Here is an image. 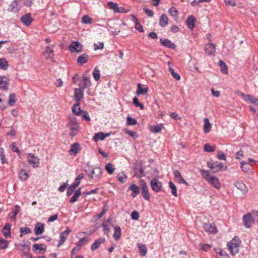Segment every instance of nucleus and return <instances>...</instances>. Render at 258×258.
Returning a JSON list of instances; mask_svg holds the SVG:
<instances>
[{
    "label": "nucleus",
    "instance_id": "obj_1",
    "mask_svg": "<svg viewBox=\"0 0 258 258\" xmlns=\"http://www.w3.org/2000/svg\"><path fill=\"white\" fill-rule=\"evenodd\" d=\"M241 241L238 237H234L227 245L232 255H235L239 252Z\"/></svg>",
    "mask_w": 258,
    "mask_h": 258
},
{
    "label": "nucleus",
    "instance_id": "obj_2",
    "mask_svg": "<svg viewBox=\"0 0 258 258\" xmlns=\"http://www.w3.org/2000/svg\"><path fill=\"white\" fill-rule=\"evenodd\" d=\"M68 127L70 129V135L72 137L76 136L79 131L80 127L76 117L70 118V120L68 123Z\"/></svg>",
    "mask_w": 258,
    "mask_h": 258
},
{
    "label": "nucleus",
    "instance_id": "obj_3",
    "mask_svg": "<svg viewBox=\"0 0 258 258\" xmlns=\"http://www.w3.org/2000/svg\"><path fill=\"white\" fill-rule=\"evenodd\" d=\"M207 166L211 169L213 170V172L214 173L222 171L224 167V170H226L227 168L226 166H225L224 163L218 162H208L207 163Z\"/></svg>",
    "mask_w": 258,
    "mask_h": 258
},
{
    "label": "nucleus",
    "instance_id": "obj_4",
    "mask_svg": "<svg viewBox=\"0 0 258 258\" xmlns=\"http://www.w3.org/2000/svg\"><path fill=\"white\" fill-rule=\"evenodd\" d=\"M22 7L21 0H14L9 5L8 11L13 13L18 12Z\"/></svg>",
    "mask_w": 258,
    "mask_h": 258
},
{
    "label": "nucleus",
    "instance_id": "obj_5",
    "mask_svg": "<svg viewBox=\"0 0 258 258\" xmlns=\"http://www.w3.org/2000/svg\"><path fill=\"white\" fill-rule=\"evenodd\" d=\"M101 174V169L100 167H95L90 169V172H88V176L90 178L93 179L95 181H98L100 179Z\"/></svg>",
    "mask_w": 258,
    "mask_h": 258
},
{
    "label": "nucleus",
    "instance_id": "obj_6",
    "mask_svg": "<svg viewBox=\"0 0 258 258\" xmlns=\"http://www.w3.org/2000/svg\"><path fill=\"white\" fill-rule=\"evenodd\" d=\"M244 225L246 228H250L254 223V219L252 218L251 213H248L243 216Z\"/></svg>",
    "mask_w": 258,
    "mask_h": 258
},
{
    "label": "nucleus",
    "instance_id": "obj_7",
    "mask_svg": "<svg viewBox=\"0 0 258 258\" xmlns=\"http://www.w3.org/2000/svg\"><path fill=\"white\" fill-rule=\"evenodd\" d=\"M82 45L78 41H74L69 46V50L72 52H80L82 50Z\"/></svg>",
    "mask_w": 258,
    "mask_h": 258
},
{
    "label": "nucleus",
    "instance_id": "obj_8",
    "mask_svg": "<svg viewBox=\"0 0 258 258\" xmlns=\"http://www.w3.org/2000/svg\"><path fill=\"white\" fill-rule=\"evenodd\" d=\"M141 188H142V195L143 198L147 201L149 200L150 198V195L148 192V188L146 182L142 180H141Z\"/></svg>",
    "mask_w": 258,
    "mask_h": 258
},
{
    "label": "nucleus",
    "instance_id": "obj_9",
    "mask_svg": "<svg viewBox=\"0 0 258 258\" xmlns=\"http://www.w3.org/2000/svg\"><path fill=\"white\" fill-rule=\"evenodd\" d=\"M151 186L152 189L156 191H160L162 188V183L157 178H154L151 181Z\"/></svg>",
    "mask_w": 258,
    "mask_h": 258
},
{
    "label": "nucleus",
    "instance_id": "obj_10",
    "mask_svg": "<svg viewBox=\"0 0 258 258\" xmlns=\"http://www.w3.org/2000/svg\"><path fill=\"white\" fill-rule=\"evenodd\" d=\"M33 21L34 19L32 17L31 13H27L22 16L21 18V22L26 26H30Z\"/></svg>",
    "mask_w": 258,
    "mask_h": 258
},
{
    "label": "nucleus",
    "instance_id": "obj_11",
    "mask_svg": "<svg viewBox=\"0 0 258 258\" xmlns=\"http://www.w3.org/2000/svg\"><path fill=\"white\" fill-rule=\"evenodd\" d=\"M196 22L197 20L195 17L193 15H190L187 17L185 23L188 28L190 30H192L195 27Z\"/></svg>",
    "mask_w": 258,
    "mask_h": 258
},
{
    "label": "nucleus",
    "instance_id": "obj_12",
    "mask_svg": "<svg viewBox=\"0 0 258 258\" xmlns=\"http://www.w3.org/2000/svg\"><path fill=\"white\" fill-rule=\"evenodd\" d=\"M173 174L178 183H183L187 186L189 185V184L184 179L181 173L178 170H174Z\"/></svg>",
    "mask_w": 258,
    "mask_h": 258
},
{
    "label": "nucleus",
    "instance_id": "obj_13",
    "mask_svg": "<svg viewBox=\"0 0 258 258\" xmlns=\"http://www.w3.org/2000/svg\"><path fill=\"white\" fill-rule=\"evenodd\" d=\"M28 155L30 157L28 159L29 163L32 164L33 167L34 168L38 167L39 159L37 157L35 156L32 153H28Z\"/></svg>",
    "mask_w": 258,
    "mask_h": 258
},
{
    "label": "nucleus",
    "instance_id": "obj_14",
    "mask_svg": "<svg viewBox=\"0 0 258 258\" xmlns=\"http://www.w3.org/2000/svg\"><path fill=\"white\" fill-rule=\"evenodd\" d=\"M84 90L83 88H76L74 90V96L77 102L80 103L81 100L84 97Z\"/></svg>",
    "mask_w": 258,
    "mask_h": 258
},
{
    "label": "nucleus",
    "instance_id": "obj_15",
    "mask_svg": "<svg viewBox=\"0 0 258 258\" xmlns=\"http://www.w3.org/2000/svg\"><path fill=\"white\" fill-rule=\"evenodd\" d=\"M205 51L208 55H214L216 51L215 45L213 43H208L205 45Z\"/></svg>",
    "mask_w": 258,
    "mask_h": 258
},
{
    "label": "nucleus",
    "instance_id": "obj_16",
    "mask_svg": "<svg viewBox=\"0 0 258 258\" xmlns=\"http://www.w3.org/2000/svg\"><path fill=\"white\" fill-rule=\"evenodd\" d=\"M160 42L162 46L170 49H175L176 47V45L172 43L168 39H160Z\"/></svg>",
    "mask_w": 258,
    "mask_h": 258
},
{
    "label": "nucleus",
    "instance_id": "obj_17",
    "mask_svg": "<svg viewBox=\"0 0 258 258\" xmlns=\"http://www.w3.org/2000/svg\"><path fill=\"white\" fill-rule=\"evenodd\" d=\"M208 182L215 188L219 189L221 188V183L218 177L215 176H211Z\"/></svg>",
    "mask_w": 258,
    "mask_h": 258
},
{
    "label": "nucleus",
    "instance_id": "obj_18",
    "mask_svg": "<svg viewBox=\"0 0 258 258\" xmlns=\"http://www.w3.org/2000/svg\"><path fill=\"white\" fill-rule=\"evenodd\" d=\"M204 229L206 232L210 234H215L217 233V229L215 226L211 223L205 224Z\"/></svg>",
    "mask_w": 258,
    "mask_h": 258
},
{
    "label": "nucleus",
    "instance_id": "obj_19",
    "mask_svg": "<svg viewBox=\"0 0 258 258\" xmlns=\"http://www.w3.org/2000/svg\"><path fill=\"white\" fill-rule=\"evenodd\" d=\"M236 188L240 190L243 195L246 194L248 191V189L245 184L241 181H236L235 183Z\"/></svg>",
    "mask_w": 258,
    "mask_h": 258
},
{
    "label": "nucleus",
    "instance_id": "obj_20",
    "mask_svg": "<svg viewBox=\"0 0 258 258\" xmlns=\"http://www.w3.org/2000/svg\"><path fill=\"white\" fill-rule=\"evenodd\" d=\"M105 241V238L104 237H100L96 239L94 242L91 245V249L92 250L94 251L97 249L100 245L104 243Z\"/></svg>",
    "mask_w": 258,
    "mask_h": 258
},
{
    "label": "nucleus",
    "instance_id": "obj_21",
    "mask_svg": "<svg viewBox=\"0 0 258 258\" xmlns=\"http://www.w3.org/2000/svg\"><path fill=\"white\" fill-rule=\"evenodd\" d=\"M91 83L90 80V78L84 76L82 80L81 81V83L79 84V87L81 88H83V90H84L85 88H88L90 86Z\"/></svg>",
    "mask_w": 258,
    "mask_h": 258
},
{
    "label": "nucleus",
    "instance_id": "obj_22",
    "mask_svg": "<svg viewBox=\"0 0 258 258\" xmlns=\"http://www.w3.org/2000/svg\"><path fill=\"white\" fill-rule=\"evenodd\" d=\"M9 84V80L6 77H0V89L7 90Z\"/></svg>",
    "mask_w": 258,
    "mask_h": 258
},
{
    "label": "nucleus",
    "instance_id": "obj_23",
    "mask_svg": "<svg viewBox=\"0 0 258 258\" xmlns=\"http://www.w3.org/2000/svg\"><path fill=\"white\" fill-rule=\"evenodd\" d=\"M44 245L43 244H34L33 245V250L36 253H41V251L45 252L46 250V247L45 246L43 247Z\"/></svg>",
    "mask_w": 258,
    "mask_h": 258
},
{
    "label": "nucleus",
    "instance_id": "obj_24",
    "mask_svg": "<svg viewBox=\"0 0 258 258\" xmlns=\"http://www.w3.org/2000/svg\"><path fill=\"white\" fill-rule=\"evenodd\" d=\"M89 59V56L87 53H83L78 56L77 62L79 65L82 66L86 63Z\"/></svg>",
    "mask_w": 258,
    "mask_h": 258
},
{
    "label": "nucleus",
    "instance_id": "obj_25",
    "mask_svg": "<svg viewBox=\"0 0 258 258\" xmlns=\"http://www.w3.org/2000/svg\"><path fill=\"white\" fill-rule=\"evenodd\" d=\"M80 145L77 143L72 144L69 150V153L71 155H76L80 150Z\"/></svg>",
    "mask_w": 258,
    "mask_h": 258
},
{
    "label": "nucleus",
    "instance_id": "obj_26",
    "mask_svg": "<svg viewBox=\"0 0 258 258\" xmlns=\"http://www.w3.org/2000/svg\"><path fill=\"white\" fill-rule=\"evenodd\" d=\"M11 225L10 224L7 223L5 224V226L2 229L3 235L6 238L11 237Z\"/></svg>",
    "mask_w": 258,
    "mask_h": 258
},
{
    "label": "nucleus",
    "instance_id": "obj_27",
    "mask_svg": "<svg viewBox=\"0 0 258 258\" xmlns=\"http://www.w3.org/2000/svg\"><path fill=\"white\" fill-rule=\"evenodd\" d=\"M44 231V225L41 223L36 224L34 228V231L36 235L41 234Z\"/></svg>",
    "mask_w": 258,
    "mask_h": 258
},
{
    "label": "nucleus",
    "instance_id": "obj_28",
    "mask_svg": "<svg viewBox=\"0 0 258 258\" xmlns=\"http://www.w3.org/2000/svg\"><path fill=\"white\" fill-rule=\"evenodd\" d=\"M109 133L104 134L102 132H100L97 134H95L94 136L93 137V140L95 142H97L99 140H104L105 138L109 136Z\"/></svg>",
    "mask_w": 258,
    "mask_h": 258
},
{
    "label": "nucleus",
    "instance_id": "obj_29",
    "mask_svg": "<svg viewBox=\"0 0 258 258\" xmlns=\"http://www.w3.org/2000/svg\"><path fill=\"white\" fill-rule=\"evenodd\" d=\"M128 190L132 191V196L136 197L140 193V188L138 186L135 184H132L128 187Z\"/></svg>",
    "mask_w": 258,
    "mask_h": 258
},
{
    "label": "nucleus",
    "instance_id": "obj_30",
    "mask_svg": "<svg viewBox=\"0 0 258 258\" xmlns=\"http://www.w3.org/2000/svg\"><path fill=\"white\" fill-rule=\"evenodd\" d=\"M20 209L21 208L19 205H15L14 207V210L11 213H10L9 214L10 218L13 219V220H15L17 214L20 211Z\"/></svg>",
    "mask_w": 258,
    "mask_h": 258
},
{
    "label": "nucleus",
    "instance_id": "obj_31",
    "mask_svg": "<svg viewBox=\"0 0 258 258\" xmlns=\"http://www.w3.org/2000/svg\"><path fill=\"white\" fill-rule=\"evenodd\" d=\"M168 24V18L165 14H162L159 19V25L165 27Z\"/></svg>",
    "mask_w": 258,
    "mask_h": 258
},
{
    "label": "nucleus",
    "instance_id": "obj_32",
    "mask_svg": "<svg viewBox=\"0 0 258 258\" xmlns=\"http://www.w3.org/2000/svg\"><path fill=\"white\" fill-rule=\"evenodd\" d=\"M137 246L139 248L140 255L142 256H145L147 252V249L146 245L142 243H138L137 244Z\"/></svg>",
    "mask_w": 258,
    "mask_h": 258
},
{
    "label": "nucleus",
    "instance_id": "obj_33",
    "mask_svg": "<svg viewBox=\"0 0 258 258\" xmlns=\"http://www.w3.org/2000/svg\"><path fill=\"white\" fill-rule=\"evenodd\" d=\"M114 230L113 238L116 241H117L120 238L121 235V228L119 226L116 225L114 227Z\"/></svg>",
    "mask_w": 258,
    "mask_h": 258
},
{
    "label": "nucleus",
    "instance_id": "obj_34",
    "mask_svg": "<svg viewBox=\"0 0 258 258\" xmlns=\"http://www.w3.org/2000/svg\"><path fill=\"white\" fill-rule=\"evenodd\" d=\"M80 103L77 102L76 104H74L72 107V112L75 115H80L82 112L80 107Z\"/></svg>",
    "mask_w": 258,
    "mask_h": 258
},
{
    "label": "nucleus",
    "instance_id": "obj_35",
    "mask_svg": "<svg viewBox=\"0 0 258 258\" xmlns=\"http://www.w3.org/2000/svg\"><path fill=\"white\" fill-rule=\"evenodd\" d=\"M204 132L205 134H207L210 132L211 130V124L210 123L208 118H205L204 119Z\"/></svg>",
    "mask_w": 258,
    "mask_h": 258
},
{
    "label": "nucleus",
    "instance_id": "obj_36",
    "mask_svg": "<svg viewBox=\"0 0 258 258\" xmlns=\"http://www.w3.org/2000/svg\"><path fill=\"white\" fill-rule=\"evenodd\" d=\"M81 188H79L78 189L75 191L74 196L70 199V202L71 203H74L76 202L78 200V198L81 196Z\"/></svg>",
    "mask_w": 258,
    "mask_h": 258
},
{
    "label": "nucleus",
    "instance_id": "obj_37",
    "mask_svg": "<svg viewBox=\"0 0 258 258\" xmlns=\"http://www.w3.org/2000/svg\"><path fill=\"white\" fill-rule=\"evenodd\" d=\"M168 12L175 20H176L178 18V11L175 7H172L170 8L168 10Z\"/></svg>",
    "mask_w": 258,
    "mask_h": 258
},
{
    "label": "nucleus",
    "instance_id": "obj_38",
    "mask_svg": "<svg viewBox=\"0 0 258 258\" xmlns=\"http://www.w3.org/2000/svg\"><path fill=\"white\" fill-rule=\"evenodd\" d=\"M21 246L24 247L23 253L27 258H32L31 254L29 253L30 248L29 246L25 244H22Z\"/></svg>",
    "mask_w": 258,
    "mask_h": 258
},
{
    "label": "nucleus",
    "instance_id": "obj_39",
    "mask_svg": "<svg viewBox=\"0 0 258 258\" xmlns=\"http://www.w3.org/2000/svg\"><path fill=\"white\" fill-rule=\"evenodd\" d=\"M200 172L203 177L206 180L208 181L212 176H210V172L208 170L205 169H201Z\"/></svg>",
    "mask_w": 258,
    "mask_h": 258
},
{
    "label": "nucleus",
    "instance_id": "obj_40",
    "mask_svg": "<svg viewBox=\"0 0 258 258\" xmlns=\"http://www.w3.org/2000/svg\"><path fill=\"white\" fill-rule=\"evenodd\" d=\"M246 101H249L254 105L258 106V99L252 95H248Z\"/></svg>",
    "mask_w": 258,
    "mask_h": 258
},
{
    "label": "nucleus",
    "instance_id": "obj_41",
    "mask_svg": "<svg viewBox=\"0 0 258 258\" xmlns=\"http://www.w3.org/2000/svg\"><path fill=\"white\" fill-rule=\"evenodd\" d=\"M148 91L147 88H143L142 85L141 84H138V88L136 91V93L138 95L141 94H144L147 93Z\"/></svg>",
    "mask_w": 258,
    "mask_h": 258
},
{
    "label": "nucleus",
    "instance_id": "obj_42",
    "mask_svg": "<svg viewBox=\"0 0 258 258\" xmlns=\"http://www.w3.org/2000/svg\"><path fill=\"white\" fill-rule=\"evenodd\" d=\"M9 67L8 62L5 58H0V69L5 71Z\"/></svg>",
    "mask_w": 258,
    "mask_h": 258
},
{
    "label": "nucleus",
    "instance_id": "obj_43",
    "mask_svg": "<svg viewBox=\"0 0 258 258\" xmlns=\"http://www.w3.org/2000/svg\"><path fill=\"white\" fill-rule=\"evenodd\" d=\"M219 66L220 67V71L222 73L227 74V67L223 60L219 61Z\"/></svg>",
    "mask_w": 258,
    "mask_h": 258
},
{
    "label": "nucleus",
    "instance_id": "obj_44",
    "mask_svg": "<svg viewBox=\"0 0 258 258\" xmlns=\"http://www.w3.org/2000/svg\"><path fill=\"white\" fill-rule=\"evenodd\" d=\"M169 187L171 190L172 194L175 197H177V189L175 185L172 181L169 182Z\"/></svg>",
    "mask_w": 258,
    "mask_h": 258
},
{
    "label": "nucleus",
    "instance_id": "obj_45",
    "mask_svg": "<svg viewBox=\"0 0 258 258\" xmlns=\"http://www.w3.org/2000/svg\"><path fill=\"white\" fill-rule=\"evenodd\" d=\"M19 178L22 181L26 180L28 178V174L25 170H22L19 173Z\"/></svg>",
    "mask_w": 258,
    "mask_h": 258
},
{
    "label": "nucleus",
    "instance_id": "obj_46",
    "mask_svg": "<svg viewBox=\"0 0 258 258\" xmlns=\"http://www.w3.org/2000/svg\"><path fill=\"white\" fill-rule=\"evenodd\" d=\"M163 128V126L162 124H160L158 125H153L151 127V131L155 133H160L162 129Z\"/></svg>",
    "mask_w": 258,
    "mask_h": 258
},
{
    "label": "nucleus",
    "instance_id": "obj_47",
    "mask_svg": "<svg viewBox=\"0 0 258 258\" xmlns=\"http://www.w3.org/2000/svg\"><path fill=\"white\" fill-rule=\"evenodd\" d=\"M81 22L85 24H90L93 22V20L88 15H85L82 18Z\"/></svg>",
    "mask_w": 258,
    "mask_h": 258
},
{
    "label": "nucleus",
    "instance_id": "obj_48",
    "mask_svg": "<svg viewBox=\"0 0 258 258\" xmlns=\"http://www.w3.org/2000/svg\"><path fill=\"white\" fill-rule=\"evenodd\" d=\"M108 7L113 11L114 13H116L118 9V5L116 3H114L112 2H109L107 3Z\"/></svg>",
    "mask_w": 258,
    "mask_h": 258
},
{
    "label": "nucleus",
    "instance_id": "obj_49",
    "mask_svg": "<svg viewBox=\"0 0 258 258\" xmlns=\"http://www.w3.org/2000/svg\"><path fill=\"white\" fill-rule=\"evenodd\" d=\"M117 178L121 183H123L126 180L127 176L123 173H120L117 174Z\"/></svg>",
    "mask_w": 258,
    "mask_h": 258
},
{
    "label": "nucleus",
    "instance_id": "obj_50",
    "mask_svg": "<svg viewBox=\"0 0 258 258\" xmlns=\"http://www.w3.org/2000/svg\"><path fill=\"white\" fill-rule=\"evenodd\" d=\"M9 99L8 103L10 106H12L15 104L16 102V95L15 94H11L9 95Z\"/></svg>",
    "mask_w": 258,
    "mask_h": 258
},
{
    "label": "nucleus",
    "instance_id": "obj_51",
    "mask_svg": "<svg viewBox=\"0 0 258 258\" xmlns=\"http://www.w3.org/2000/svg\"><path fill=\"white\" fill-rule=\"evenodd\" d=\"M54 45H49L46 47L45 54H47V57H51V55H53V48Z\"/></svg>",
    "mask_w": 258,
    "mask_h": 258
},
{
    "label": "nucleus",
    "instance_id": "obj_52",
    "mask_svg": "<svg viewBox=\"0 0 258 258\" xmlns=\"http://www.w3.org/2000/svg\"><path fill=\"white\" fill-rule=\"evenodd\" d=\"M105 169L106 170L107 172L110 174H112L115 170V168L113 167L112 164L110 163H108L106 164L105 166Z\"/></svg>",
    "mask_w": 258,
    "mask_h": 258
},
{
    "label": "nucleus",
    "instance_id": "obj_53",
    "mask_svg": "<svg viewBox=\"0 0 258 258\" xmlns=\"http://www.w3.org/2000/svg\"><path fill=\"white\" fill-rule=\"evenodd\" d=\"M215 147L212 146L209 144H206L204 145V150L207 152H213L215 150Z\"/></svg>",
    "mask_w": 258,
    "mask_h": 258
},
{
    "label": "nucleus",
    "instance_id": "obj_54",
    "mask_svg": "<svg viewBox=\"0 0 258 258\" xmlns=\"http://www.w3.org/2000/svg\"><path fill=\"white\" fill-rule=\"evenodd\" d=\"M126 124L128 125H134L137 124V120L128 116L126 118Z\"/></svg>",
    "mask_w": 258,
    "mask_h": 258
},
{
    "label": "nucleus",
    "instance_id": "obj_55",
    "mask_svg": "<svg viewBox=\"0 0 258 258\" xmlns=\"http://www.w3.org/2000/svg\"><path fill=\"white\" fill-rule=\"evenodd\" d=\"M60 240L59 241V243L57 245L58 247L60 246L61 245L63 244L66 240L67 239L68 236L66 235V234H63L62 232L60 233Z\"/></svg>",
    "mask_w": 258,
    "mask_h": 258
},
{
    "label": "nucleus",
    "instance_id": "obj_56",
    "mask_svg": "<svg viewBox=\"0 0 258 258\" xmlns=\"http://www.w3.org/2000/svg\"><path fill=\"white\" fill-rule=\"evenodd\" d=\"M250 166L249 164L244 161L241 162V168L244 172H247L249 170Z\"/></svg>",
    "mask_w": 258,
    "mask_h": 258
},
{
    "label": "nucleus",
    "instance_id": "obj_57",
    "mask_svg": "<svg viewBox=\"0 0 258 258\" xmlns=\"http://www.w3.org/2000/svg\"><path fill=\"white\" fill-rule=\"evenodd\" d=\"M93 76L95 81H98L100 79V71L95 68L93 72Z\"/></svg>",
    "mask_w": 258,
    "mask_h": 258
},
{
    "label": "nucleus",
    "instance_id": "obj_58",
    "mask_svg": "<svg viewBox=\"0 0 258 258\" xmlns=\"http://www.w3.org/2000/svg\"><path fill=\"white\" fill-rule=\"evenodd\" d=\"M133 102L136 107H139L141 109L144 108V105L139 101L138 99L136 97H134Z\"/></svg>",
    "mask_w": 258,
    "mask_h": 258
},
{
    "label": "nucleus",
    "instance_id": "obj_59",
    "mask_svg": "<svg viewBox=\"0 0 258 258\" xmlns=\"http://www.w3.org/2000/svg\"><path fill=\"white\" fill-rule=\"evenodd\" d=\"M8 246V241L4 239L3 238L0 239V249H5Z\"/></svg>",
    "mask_w": 258,
    "mask_h": 258
},
{
    "label": "nucleus",
    "instance_id": "obj_60",
    "mask_svg": "<svg viewBox=\"0 0 258 258\" xmlns=\"http://www.w3.org/2000/svg\"><path fill=\"white\" fill-rule=\"evenodd\" d=\"M20 232L21 233L20 236H22V234H28L31 233V230L29 228L27 227H21L20 229Z\"/></svg>",
    "mask_w": 258,
    "mask_h": 258
},
{
    "label": "nucleus",
    "instance_id": "obj_61",
    "mask_svg": "<svg viewBox=\"0 0 258 258\" xmlns=\"http://www.w3.org/2000/svg\"><path fill=\"white\" fill-rule=\"evenodd\" d=\"M124 133L134 139H136L138 137V135L136 132L129 131L126 129H124Z\"/></svg>",
    "mask_w": 258,
    "mask_h": 258
},
{
    "label": "nucleus",
    "instance_id": "obj_62",
    "mask_svg": "<svg viewBox=\"0 0 258 258\" xmlns=\"http://www.w3.org/2000/svg\"><path fill=\"white\" fill-rule=\"evenodd\" d=\"M169 71H170L171 74L172 75V77L174 79H175L177 80H180V75L178 74L175 73L174 72V70L172 68H169Z\"/></svg>",
    "mask_w": 258,
    "mask_h": 258
},
{
    "label": "nucleus",
    "instance_id": "obj_63",
    "mask_svg": "<svg viewBox=\"0 0 258 258\" xmlns=\"http://www.w3.org/2000/svg\"><path fill=\"white\" fill-rule=\"evenodd\" d=\"M104 47V43L102 42H99L98 43L94 44V48L95 50L98 49H102Z\"/></svg>",
    "mask_w": 258,
    "mask_h": 258
},
{
    "label": "nucleus",
    "instance_id": "obj_64",
    "mask_svg": "<svg viewBox=\"0 0 258 258\" xmlns=\"http://www.w3.org/2000/svg\"><path fill=\"white\" fill-rule=\"evenodd\" d=\"M12 150L13 152H16L19 156H20L21 154V151L17 147L15 143H13L12 144Z\"/></svg>",
    "mask_w": 258,
    "mask_h": 258
}]
</instances>
